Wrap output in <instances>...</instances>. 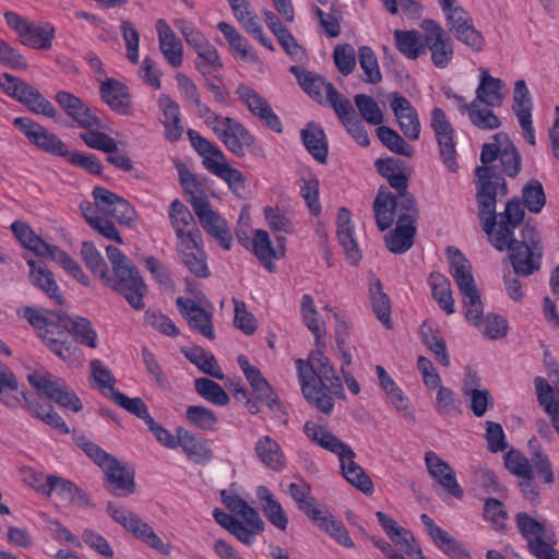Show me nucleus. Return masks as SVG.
<instances>
[{
	"label": "nucleus",
	"mask_w": 559,
	"mask_h": 559,
	"mask_svg": "<svg viewBox=\"0 0 559 559\" xmlns=\"http://www.w3.org/2000/svg\"><path fill=\"white\" fill-rule=\"evenodd\" d=\"M478 178L476 198L478 216L483 230L490 243L498 250H508V259L515 275L530 276L542 267L544 246L537 228L530 222L521 230V239L514 237V229L523 223L524 209L519 198L508 201L503 212L496 213L497 197L508 194L503 178L496 176L490 167H476Z\"/></svg>",
	"instance_id": "f257e3e1"
},
{
	"label": "nucleus",
	"mask_w": 559,
	"mask_h": 559,
	"mask_svg": "<svg viewBox=\"0 0 559 559\" xmlns=\"http://www.w3.org/2000/svg\"><path fill=\"white\" fill-rule=\"evenodd\" d=\"M296 366L304 396L319 411L329 415L334 407V400L325 393V390L345 400L342 381L320 348L310 354L307 362L300 358L297 359Z\"/></svg>",
	"instance_id": "f03ea898"
},
{
	"label": "nucleus",
	"mask_w": 559,
	"mask_h": 559,
	"mask_svg": "<svg viewBox=\"0 0 559 559\" xmlns=\"http://www.w3.org/2000/svg\"><path fill=\"white\" fill-rule=\"evenodd\" d=\"M304 432L307 438L331 453L337 455L341 463L342 475L361 492L368 495L373 491V483L362 467L354 460L356 453L353 449L333 435L330 430L314 421H306Z\"/></svg>",
	"instance_id": "7ed1b4c3"
},
{
	"label": "nucleus",
	"mask_w": 559,
	"mask_h": 559,
	"mask_svg": "<svg viewBox=\"0 0 559 559\" xmlns=\"http://www.w3.org/2000/svg\"><path fill=\"white\" fill-rule=\"evenodd\" d=\"M447 257L450 264V273L463 297L462 302L465 318L474 325H479L484 307L472 274V265L465 255L455 247L447 248Z\"/></svg>",
	"instance_id": "20e7f679"
},
{
	"label": "nucleus",
	"mask_w": 559,
	"mask_h": 559,
	"mask_svg": "<svg viewBox=\"0 0 559 559\" xmlns=\"http://www.w3.org/2000/svg\"><path fill=\"white\" fill-rule=\"evenodd\" d=\"M386 180L396 193L391 192L388 187L381 186L376 194L372 210L376 225L380 231L389 229L394 224V210L401 209L404 199H412L413 205L417 206L414 195L407 190L409 174L403 170L391 175Z\"/></svg>",
	"instance_id": "39448f33"
},
{
	"label": "nucleus",
	"mask_w": 559,
	"mask_h": 559,
	"mask_svg": "<svg viewBox=\"0 0 559 559\" xmlns=\"http://www.w3.org/2000/svg\"><path fill=\"white\" fill-rule=\"evenodd\" d=\"M27 381L40 397L49 400L73 413H79L83 409L80 397L63 379L47 371L36 370L27 376Z\"/></svg>",
	"instance_id": "423d86ee"
},
{
	"label": "nucleus",
	"mask_w": 559,
	"mask_h": 559,
	"mask_svg": "<svg viewBox=\"0 0 559 559\" xmlns=\"http://www.w3.org/2000/svg\"><path fill=\"white\" fill-rule=\"evenodd\" d=\"M492 139L493 143H485L481 146V167H490L496 176L504 178L501 173L496 170L495 166H490L493 160L499 158L503 174L510 178H515L522 167V156L519 150L504 132L496 133ZM503 180L506 181V179Z\"/></svg>",
	"instance_id": "0eeeda50"
},
{
	"label": "nucleus",
	"mask_w": 559,
	"mask_h": 559,
	"mask_svg": "<svg viewBox=\"0 0 559 559\" xmlns=\"http://www.w3.org/2000/svg\"><path fill=\"white\" fill-rule=\"evenodd\" d=\"M102 282L122 295L133 309H144L143 298L147 294V286L133 263L112 271L111 275L107 272Z\"/></svg>",
	"instance_id": "6e6552de"
},
{
	"label": "nucleus",
	"mask_w": 559,
	"mask_h": 559,
	"mask_svg": "<svg viewBox=\"0 0 559 559\" xmlns=\"http://www.w3.org/2000/svg\"><path fill=\"white\" fill-rule=\"evenodd\" d=\"M394 212L396 227L384 236V241L391 252L402 254L408 251L414 243L419 211L417 206L413 205L412 199L406 198L403 200L401 209L394 210Z\"/></svg>",
	"instance_id": "1a4fd4ad"
},
{
	"label": "nucleus",
	"mask_w": 559,
	"mask_h": 559,
	"mask_svg": "<svg viewBox=\"0 0 559 559\" xmlns=\"http://www.w3.org/2000/svg\"><path fill=\"white\" fill-rule=\"evenodd\" d=\"M106 511L116 523L120 524L138 540L142 542L162 555L167 556L170 554V545L164 543L154 532L153 527L134 512L117 507L112 502L107 503Z\"/></svg>",
	"instance_id": "9d476101"
},
{
	"label": "nucleus",
	"mask_w": 559,
	"mask_h": 559,
	"mask_svg": "<svg viewBox=\"0 0 559 559\" xmlns=\"http://www.w3.org/2000/svg\"><path fill=\"white\" fill-rule=\"evenodd\" d=\"M0 87L10 97L25 105L31 111L56 118L57 110L33 85L9 73L0 75Z\"/></svg>",
	"instance_id": "9b49d317"
},
{
	"label": "nucleus",
	"mask_w": 559,
	"mask_h": 559,
	"mask_svg": "<svg viewBox=\"0 0 559 559\" xmlns=\"http://www.w3.org/2000/svg\"><path fill=\"white\" fill-rule=\"evenodd\" d=\"M13 124L32 144L45 153L63 158L67 156L69 152L67 144L57 134L48 131L39 123L29 118L17 117Z\"/></svg>",
	"instance_id": "f8f14e48"
},
{
	"label": "nucleus",
	"mask_w": 559,
	"mask_h": 559,
	"mask_svg": "<svg viewBox=\"0 0 559 559\" xmlns=\"http://www.w3.org/2000/svg\"><path fill=\"white\" fill-rule=\"evenodd\" d=\"M420 28L425 32L424 40L431 52L432 63L440 69L449 66L453 59V40L445 34L443 27L435 20H424Z\"/></svg>",
	"instance_id": "ddd939ff"
},
{
	"label": "nucleus",
	"mask_w": 559,
	"mask_h": 559,
	"mask_svg": "<svg viewBox=\"0 0 559 559\" xmlns=\"http://www.w3.org/2000/svg\"><path fill=\"white\" fill-rule=\"evenodd\" d=\"M430 127L436 135L441 160L450 171L456 173L459 164L456 160L454 129L441 108L436 107L432 109Z\"/></svg>",
	"instance_id": "4468645a"
},
{
	"label": "nucleus",
	"mask_w": 559,
	"mask_h": 559,
	"mask_svg": "<svg viewBox=\"0 0 559 559\" xmlns=\"http://www.w3.org/2000/svg\"><path fill=\"white\" fill-rule=\"evenodd\" d=\"M236 94L248 110L259 118L264 126L276 133L283 132V123L280 117L273 111L269 102L255 90L241 83L237 86Z\"/></svg>",
	"instance_id": "2eb2a0df"
},
{
	"label": "nucleus",
	"mask_w": 559,
	"mask_h": 559,
	"mask_svg": "<svg viewBox=\"0 0 559 559\" xmlns=\"http://www.w3.org/2000/svg\"><path fill=\"white\" fill-rule=\"evenodd\" d=\"M95 206L106 215L115 218L119 224L131 226L135 218V210L131 204L118 194L104 187H95L93 190Z\"/></svg>",
	"instance_id": "dca6fc26"
},
{
	"label": "nucleus",
	"mask_w": 559,
	"mask_h": 559,
	"mask_svg": "<svg viewBox=\"0 0 559 559\" xmlns=\"http://www.w3.org/2000/svg\"><path fill=\"white\" fill-rule=\"evenodd\" d=\"M214 133L237 157H243L246 150L255 143L254 136L238 120L225 117V122L219 128H214Z\"/></svg>",
	"instance_id": "f3484780"
},
{
	"label": "nucleus",
	"mask_w": 559,
	"mask_h": 559,
	"mask_svg": "<svg viewBox=\"0 0 559 559\" xmlns=\"http://www.w3.org/2000/svg\"><path fill=\"white\" fill-rule=\"evenodd\" d=\"M55 100L63 111L83 129H103V120L80 97L67 91H59Z\"/></svg>",
	"instance_id": "a211bd4d"
},
{
	"label": "nucleus",
	"mask_w": 559,
	"mask_h": 559,
	"mask_svg": "<svg viewBox=\"0 0 559 559\" xmlns=\"http://www.w3.org/2000/svg\"><path fill=\"white\" fill-rule=\"evenodd\" d=\"M176 250L180 262L195 277L207 278L211 276L207 254L202 247V237L177 241Z\"/></svg>",
	"instance_id": "6ab92c4d"
},
{
	"label": "nucleus",
	"mask_w": 559,
	"mask_h": 559,
	"mask_svg": "<svg viewBox=\"0 0 559 559\" xmlns=\"http://www.w3.org/2000/svg\"><path fill=\"white\" fill-rule=\"evenodd\" d=\"M37 491L47 497H49L52 491H57L59 496L79 508L93 506L88 495L82 488L71 480L56 475L46 476L44 484L37 487Z\"/></svg>",
	"instance_id": "aec40b11"
},
{
	"label": "nucleus",
	"mask_w": 559,
	"mask_h": 559,
	"mask_svg": "<svg viewBox=\"0 0 559 559\" xmlns=\"http://www.w3.org/2000/svg\"><path fill=\"white\" fill-rule=\"evenodd\" d=\"M420 521L436 547L451 559H473L469 551L447 531L439 527L426 513L420 515Z\"/></svg>",
	"instance_id": "412c9836"
},
{
	"label": "nucleus",
	"mask_w": 559,
	"mask_h": 559,
	"mask_svg": "<svg viewBox=\"0 0 559 559\" xmlns=\"http://www.w3.org/2000/svg\"><path fill=\"white\" fill-rule=\"evenodd\" d=\"M176 305L180 314L188 321L189 326L202 336L214 340L215 329L212 322V312L204 310L192 299L178 297Z\"/></svg>",
	"instance_id": "4be33fe9"
},
{
	"label": "nucleus",
	"mask_w": 559,
	"mask_h": 559,
	"mask_svg": "<svg viewBox=\"0 0 559 559\" xmlns=\"http://www.w3.org/2000/svg\"><path fill=\"white\" fill-rule=\"evenodd\" d=\"M390 105L404 136L417 141L420 136V121L411 102L405 96L393 93Z\"/></svg>",
	"instance_id": "5701e85b"
},
{
	"label": "nucleus",
	"mask_w": 559,
	"mask_h": 559,
	"mask_svg": "<svg viewBox=\"0 0 559 559\" xmlns=\"http://www.w3.org/2000/svg\"><path fill=\"white\" fill-rule=\"evenodd\" d=\"M425 463L429 474L439 483L442 488L452 497L461 499L464 495L463 489L456 480V475L451 465L429 451L425 454Z\"/></svg>",
	"instance_id": "b1692460"
},
{
	"label": "nucleus",
	"mask_w": 559,
	"mask_h": 559,
	"mask_svg": "<svg viewBox=\"0 0 559 559\" xmlns=\"http://www.w3.org/2000/svg\"><path fill=\"white\" fill-rule=\"evenodd\" d=\"M105 488L116 496H130L135 491L134 472L116 457L105 467Z\"/></svg>",
	"instance_id": "393cba45"
},
{
	"label": "nucleus",
	"mask_w": 559,
	"mask_h": 559,
	"mask_svg": "<svg viewBox=\"0 0 559 559\" xmlns=\"http://www.w3.org/2000/svg\"><path fill=\"white\" fill-rule=\"evenodd\" d=\"M188 139L194 151L203 158V166L215 176L216 168H225L228 164L223 151L198 131L188 129Z\"/></svg>",
	"instance_id": "a878e982"
},
{
	"label": "nucleus",
	"mask_w": 559,
	"mask_h": 559,
	"mask_svg": "<svg viewBox=\"0 0 559 559\" xmlns=\"http://www.w3.org/2000/svg\"><path fill=\"white\" fill-rule=\"evenodd\" d=\"M169 219L175 229L177 241L201 238V230L190 210L178 199L169 205Z\"/></svg>",
	"instance_id": "bb28decb"
},
{
	"label": "nucleus",
	"mask_w": 559,
	"mask_h": 559,
	"mask_svg": "<svg viewBox=\"0 0 559 559\" xmlns=\"http://www.w3.org/2000/svg\"><path fill=\"white\" fill-rule=\"evenodd\" d=\"M221 499L224 506L234 514L242 518V522L248 530H252L257 536L264 532L265 523L259 515L258 511L248 504L246 500L237 495H230L227 490L221 491Z\"/></svg>",
	"instance_id": "cd10ccee"
},
{
	"label": "nucleus",
	"mask_w": 559,
	"mask_h": 559,
	"mask_svg": "<svg viewBox=\"0 0 559 559\" xmlns=\"http://www.w3.org/2000/svg\"><path fill=\"white\" fill-rule=\"evenodd\" d=\"M179 435V444L189 460L199 465L207 464L214 456L206 439L197 437L193 432L182 428H177Z\"/></svg>",
	"instance_id": "c85d7f7f"
},
{
	"label": "nucleus",
	"mask_w": 559,
	"mask_h": 559,
	"mask_svg": "<svg viewBox=\"0 0 559 559\" xmlns=\"http://www.w3.org/2000/svg\"><path fill=\"white\" fill-rule=\"evenodd\" d=\"M159 49L173 68H179L183 61V45L164 20L156 22Z\"/></svg>",
	"instance_id": "c756f323"
},
{
	"label": "nucleus",
	"mask_w": 559,
	"mask_h": 559,
	"mask_svg": "<svg viewBox=\"0 0 559 559\" xmlns=\"http://www.w3.org/2000/svg\"><path fill=\"white\" fill-rule=\"evenodd\" d=\"M102 99L117 114L129 115L131 97L126 84L116 79H107L99 88Z\"/></svg>",
	"instance_id": "7c9ffc66"
},
{
	"label": "nucleus",
	"mask_w": 559,
	"mask_h": 559,
	"mask_svg": "<svg viewBox=\"0 0 559 559\" xmlns=\"http://www.w3.org/2000/svg\"><path fill=\"white\" fill-rule=\"evenodd\" d=\"M31 269L29 280L31 283L44 292L47 297L55 301L57 305H62L64 298L59 289L53 273L47 267L45 263L36 264L32 259L27 260Z\"/></svg>",
	"instance_id": "2f4dec72"
},
{
	"label": "nucleus",
	"mask_w": 559,
	"mask_h": 559,
	"mask_svg": "<svg viewBox=\"0 0 559 559\" xmlns=\"http://www.w3.org/2000/svg\"><path fill=\"white\" fill-rule=\"evenodd\" d=\"M255 493L267 521L280 531H286L288 516L273 492L266 486L261 485L258 486Z\"/></svg>",
	"instance_id": "473e14b6"
},
{
	"label": "nucleus",
	"mask_w": 559,
	"mask_h": 559,
	"mask_svg": "<svg viewBox=\"0 0 559 559\" xmlns=\"http://www.w3.org/2000/svg\"><path fill=\"white\" fill-rule=\"evenodd\" d=\"M504 83L501 79L493 78L487 69L480 71V80L476 90V98L474 100L483 103L487 106L499 107L504 98L501 90Z\"/></svg>",
	"instance_id": "72a5a7b5"
},
{
	"label": "nucleus",
	"mask_w": 559,
	"mask_h": 559,
	"mask_svg": "<svg viewBox=\"0 0 559 559\" xmlns=\"http://www.w3.org/2000/svg\"><path fill=\"white\" fill-rule=\"evenodd\" d=\"M300 136L307 151L320 164H325L328 158V141L323 129L316 122H309L301 130Z\"/></svg>",
	"instance_id": "f704fd0d"
},
{
	"label": "nucleus",
	"mask_w": 559,
	"mask_h": 559,
	"mask_svg": "<svg viewBox=\"0 0 559 559\" xmlns=\"http://www.w3.org/2000/svg\"><path fill=\"white\" fill-rule=\"evenodd\" d=\"M368 290L373 313L385 329L391 330L393 328L391 301L389 296L383 292L381 281L379 278H371L369 281Z\"/></svg>",
	"instance_id": "c9c22d12"
},
{
	"label": "nucleus",
	"mask_w": 559,
	"mask_h": 559,
	"mask_svg": "<svg viewBox=\"0 0 559 559\" xmlns=\"http://www.w3.org/2000/svg\"><path fill=\"white\" fill-rule=\"evenodd\" d=\"M254 451L257 456L271 469L281 472L286 465L285 455L278 442L269 436L260 438L255 445Z\"/></svg>",
	"instance_id": "e433bc0d"
},
{
	"label": "nucleus",
	"mask_w": 559,
	"mask_h": 559,
	"mask_svg": "<svg viewBox=\"0 0 559 559\" xmlns=\"http://www.w3.org/2000/svg\"><path fill=\"white\" fill-rule=\"evenodd\" d=\"M421 34L416 29L394 32L396 49L408 59L416 60L427 50L426 41H421Z\"/></svg>",
	"instance_id": "4c0bfd02"
},
{
	"label": "nucleus",
	"mask_w": 559,
	"mask_h": 559,
	"mask_svg": "<svg viewBox=\"0 0 559 559\" xmlns=\"http://www.w3.org/2000/svg\"><path fill=\"white\" fill-rule=\"evenodd\" d=\"M428 283L431 288L432 298L438 302L439 307L447 314L453 313L455 307L449 278L440 272H432L429 275Z\"/></svg>",
	"instance_id": "58836bf2"
},
{
	"label": "nucleus",
	"mask_w": 559,
	"mask_h": 559,
	"mask_svg": "<svg viewBox=\"0 0 559 559\" xmlns=\"http://www.w3.org/2000/svg\"><path fill=\"white\" fill-rule=\"evenodd\" d=\"M55 38V27L48 23H29L21 38V43L33 49L49 50Z\"/></svg>",
	"instance_id": "ea45409f"
},
{
	"label": "nucleus",
	"mask_w": 559,
	"mask_h": 559,
	"mask_svg": "<svg viewBox=\"0 0 559 559\" xmlns=\"http://www.w3.org/2000/svg\"><path fill=\"white\" fill-rule=\"evenodd\" d=\"M320 530L328 533L332 538H334L338 544L353 548L355 544L353 539L349 537L348 531L345 525L337 521L334 515L330 512L321 510L319 515H316V520H311Z\"/></svg>",
	"instance_id": "a19ab883"
},
{
	"label": "nucleus",
	"mask_w": 559,
	"mask_h": 559,
	"mask_svg": "<svg viewBox=\"0 0 559 559\" xmlns=\"http://www.w3.org/2000/svg\"><path fill=\"white\" fill-rule=\"evenodd\" d=\"M214 520L228 533L234 535L242 544L250 546L254 543L255 535L252 530H248L242 521L226 513L219 508H215L212 512Z\"/></svg>",
	"instance_id": "79ce46f5"
},
{
	"label": "nucleus",
	"mask_w": 559,
	"mask_h": 559,
	"mask_svg": "<svg viewBox=\"0 0 559 559\" xmlns=\"http://www.w3.org/2000/svg\"><path fill=\"white\" fill-rule=\"evenodd\" d=\"M66 326H68L69 334L73 335L76 342L90 348L97 347V333L87 318L80 316L66 317Z\"/></svg>",
	"instance_id": "37998d69"
},
{
	"label": "nucleus",
	"mask_w": 559,
	"mask_h": 559,
	"mask_svg": "<svg viewBox=\"0 0 559 559\" xmlns=\"http://www.w3.org/2000/svg\"><path fill=\"white\" fill-rule=\"evenodd\" d=\"M288 493L304 514L310 520H316V515H319L322 509L318 507L316 499L310 496V486L307 483L289 484Z\"/></svg>",
	"instance_id": "c03bdc74"
},
{
	"label": "nucleus",
	"mask_w": 559,
	"mask_h": 559,
	"mask_svg": "<svg viewBox=\"0 0 559 559\" xmlns=\"http://www.w3.org/2000/svg\"><path fill=\"white\" fill-rule=\"evenodd\" d=\"M183 354L186 358L194 364L202 372L218 380L224 379V373L213 354L205 352L199 346L186 349Z\"/></svg>",
	"instance_id": "a18cd8bd"
},
{
	"label": "nucleus",
	"mask_w": 559,
	"mask_h": 559,
	"mask_svg": "<svg viewBox=\"0 0 559 559\" xmlns=\"http://www.w3.org/2000/svg\"><path fill=\"white\" fill-rule=\"evenodd\" d=\"M420 337L423 344L435 354L436 360L443 367H449L450 357L444 338L427 323L420 326Z\"/></svg>",
	"instance_id": "49530a36"
},
{
	"label": "nucleus",
	"mask_w": 559,
	"mask_h": 559,
	"mask_svg": "<svg viewBox=\"0 0 559 559\" xmlns=\"http://www.w3.org/2000/svg\"><path fill=\"white\" fill-rule=\"evenodd\" d=\"M462 114H467L471 122L481 130H495L501 126L500 119L490 109H479L478 102L473 100L469 105L460 108Z\"/></svg>",
	"instance_id": "de8ad7c7"
},
{
	"label": "nucleus",
	"mask_w": 559,
	"mask_h": 559,
	"mask_svg": "<svg viewBox=\"0 0 559 559\" xmlns=\"http://www.w3.org/2000/svg\"><path fill=\"white\" fill-rule=\"evenodd\" d=\"M289 72L296 76L299 85L309 96L319 103L322 102V90H325V85H329L330 83H325L321 76L305 71L298 66H292L289 68Z\"/></svg>",
	"instance_id": "09e8293b"
},
{
	"label": "nucleus",
	"mask_w": 559,
	"mask_h": 559,
	"mask_svg": "<svg viewBox=\"0 0 559 559\" xmlns=\"http://www.w3.org/2000/svg\"><path fill=\"white\" fill-rule=\"evenodd\" d=\"M200 224L204 230L210 236H212L224 249H230L233 241L230 229L228 228L226 221L216 212L211 213V216L203 219Z\"/></svg>",
	"instance_id": "8fccbe9b"
},
{
	"label": "nucleus",
	"mask_w": 559,
	"mask_h": 559,
	"mask_svg": "<svg viewBox=\"0 0 559 559\" xmlns=\"http://www.w3.org/2000/svg\"><path fill=\"white\" fill-rule=\"evenodd\" d=\"M438 3L445 16L450 33L473 22L469 13L456 0H438Z\"/></svg>",
	"instance_id": "3c124183"
},
{
	"label": "nucleus",
	"mask_w": 559,
	"mask_h": 559,
	"mask_svg": "<svg viewBox=\"0 0 559 559\" xmlns=\"http://www.w3.org/2000/svg\"><path fill=\"white\" fill-rule=\"evenodd\" d=\"M252 250L260 263L270 272H273L275 265L273 260L275 259V251L267 231L263 229H257L252 240Z\"/></svg>",
	"instance_id": "603ef678"
},
{
	"label": "nucleus",
	"mask_w": 559,
	"mask_h": 559,
	"mask_svg": "<svg viewBox=\"0 0 559 559\" xmlns=\"http://www.w3.org/2000/svg\"><path fill=\"white\" fill-rule=\"evenodd\" d=\"M377 136L391 152L405 157L413 156L414 147L409 145L394 129L386 126H380L377 128Z\"/></svg>",
	"instance_id": "864d4df0"
},
{
	"label": "nucleus",
	"mask_w": 559,
	"mask_h": 559,
	"mask_svg": "<svg viewBox=\"0 0 559 559\" xmlns=\"http://www.w3.org/2000/svg\"><path fill=\"white\" fill-rule=\"evenodd\" d=\"M557 544L554 532L547 531L544 535L527 542V548L531 555L537 559H559V551L554 548Z\"/></svg>",
	"instance_id": "5fc2aeb1"
},
{
	"label": "nucleus",
	"mask_w": 559,
	"mask_h": 559,
	"mask_svg": "<svg viewBox=\"0 0 559 559\" xmlns=\"http://www.w3.org/2000/svg\"><path fill=\"white\" fill-rule=\"evenodd\" d=\"M194 63L203 76L212 75L224 67L217 49L211 43L197 51Z\"/></svg>",
	"instance_id": "6e6d98bb"
},
{
	"label": "nucleus",
	"mask_w": 559,
	"mask_h": 559,
	"mask_svg": "<svg viewBox=\"0 0 559 559\" xmlns=\"http://www.w3.org/2000/svg\"><path fill=\"white\" fill-rule=\"evenodd\" d=\"M217 28L225 36L230 48L239 53L241 59L255 60V55L249 50L248 40L233 25L227 22H219Z\"/></svg>",
	"instance_id": "4d7b16f0"
},
{
	"label": "nucleus",
	"mask_w": 559,
	"mask_h": 559,
	"mask_svg": "<svg viewBox=\"0 0 559 559\" xmlns=\"http://www.w3.org/2000/svg\"><path fill=\"white\" fill-rule=\"evenodd\" d=\"M187 421L203 431H213L217 425V416L213 411L201 405H190L186 409Z\"/></svg>",
	"instance_id": "13d9d810"
},
{
	"label": "nucleus",
	"mask_w": 559,
	"mask_h": 559,
	"mask_svg": "<svg viewBox=\"0 0 559 559\" xmlns=\"http://www.w3.org/2000/svg\"><path fill=\"white\" fill-rule=\"evenodd\" d=\"M194 388L198 394L216 405L225 406L229 402V396L222 385L209 378L197 379Z\"/></svg>",
	"instance_id": "bf43d9fd"
},
{
	"label": "nucleus",
	"mask_w": 559,
	"mask_h": 559,
	"mask_svg": "<svg viewBox=\"0 0 559 559\" xmlns=\"http://www.w3.org/2000/svg\"><path fill=\"white\" fill-rule=\"evenodd\" d=\"M325 97L343 124L357 116L350 100L344 98L333 84L325 85Z\"/></svg>",
	"instance_id": "052dcab7"
},
{
	"label": "nucleus",
	"mask_w": 559,
	"mask_h": 559,
	"mask_svg": "<svg viewBox=\"0 0 559 559\" xmlns=\"http://www.w3.org/2000/svg\"><path fill=\"white\" fill-rule=\"evenodd\" d=\"M359 64L364 71L362 81L377 84L382 80L378 59L373 50L368 46H361L358 50Z\"/></svg>",
	"instance_id": "680f3d73"
},
{
	"label": "nucleus",
	"mask_w": 559,
	"mask_h": 559,
	"mask_svg": "<svg viewBox=\"0 0 559 559\" xmlns=\"http://www.w3.org/2000/svg\"><path fill=\"white\" fill-rule=\"evenodd\" d=\"M355 105L360 116L368 123L380 127L384 120L383 112L378 103L367 94H357L354 97Z\"/></svg>",
	"instance_id": "e2e57ef3"
},
{
	"label": "nucleus",
	"mask_w": 559,
	"mask_h": 559,
	"mask_svg": "<svg viewBox=\"0 0 559 559\" xmlns=\"http://www.w3.org/2000/svg\"><path fill=\"white\" fill-rule=\"evenodd\" d=\"M90 366L92 378L96 382L97 389H99L104 395L109 397L114 392H119L115 389L116 378L107 366L99 359L92 360Z\"/></svg>",
	"instance_id": "0e129e2a"
},
{
	"label": "nucleus",
	"mask_w": 559,
	"mask_h": 559,
	"mask_svg": "<svg viewBox=\"0 0 559 559\" xmlns=\"http://www.w3.org/2000/svg\"><path fill=\"white\" fill-rule=\"evenodd\" d=\"M523 203L531 213H539L546 203V194L543 185L536 180L531 179L522 190Z\"/></svg>",
	"instance_id": "69168bd1"
},
{
	"label": "nucleus",
	"mask_w": 559,
	"mask_h": 559,
	"mask_svg": "<svg viewBox=\"0 0 559 559\" xmlns=\"http://www.w3.org/2000/svg\"><path fill=\"white\" fill-rule=\"evenodd\" d=\"M461 402L454 391L447 386H440L436 396V409L442 416L457 417L462 411Z\"/></svg>",
	"instance_id": "338daca9"
},
{
	"label": "nucleus",
	"mask_w": 559,
	"mask_h": 559,
	"mask_svg": "<svg viewBox=\"0 0 559 559\" xmlns=\"http://www.w3.org/2000/svg\"><path fill=\"white\" fill-rule=\"evenodd\" d=\"M81 257L88 270H91L95 275H98L100 280L105 277V274L108 271L107 264L92 241H83Z\"/></svg>",
	"instance_id": "774afa93"
}]
</instances>
